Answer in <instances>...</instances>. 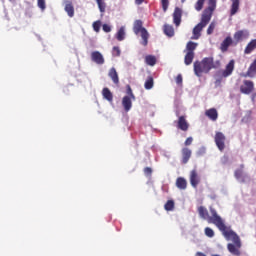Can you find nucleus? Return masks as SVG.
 Instances as JSON below:
<instances>
[{
  "label": "nucleus",
  "mask_w": 256,
  "mask_h": 256,
  "mask_svg": "<svg viewBox=\"0 0 256 256\" xmlns=\"http://www.w3.org/2000/svg\"><path fill=\"white\" fill-rule=\"evenodd\" d=\"M182 3H185V0H181Z\"/></svg>",
  "instance_id": "nucleus-47"
},
{
  "label": "nucleus",
  "mask_w": 256,
  "mask_h": 256,
  "mask_svg": "<svg viewBox=\"0 0 256 256\" xmlns=\"http://www.w3.org/2000/svg\"><path fill=\"white\" fill-rule=\"evenodd\" d=\"M225 134L222 132H216L214 136V141L216 146L218 147L219 151H225V141H226Z\"/></svg>",
  "instance_id": "nucleus-8"
},
{
  "label": "nucleus",
  "mask_w": 256,
  "mask_h": 256,
  "mask_svg": "<svg viewBox=\"0 0 256 256\" xmlns=\"http://www.w3.org/2000/svg\"><path fill=\"white\" fill-rule=\"evenodd\" d=\"M112 56L113 57H120L121 56V49L119 46H114L112 49Z\"/></svg>",
  "instance_id": "nucleus-34"
},
{
  "label": "nucleus",
  "mask_w": 256,
  "mask_h": 256,
  "mask_svg": "<svg viewBox=\"0 0 256 256\" xmlns=\"http://www.w3.org/2000/svg\"><path fill=\"white\" fill-rule=\"evenodd\" d=\"M144 87L145 89L149 90V89H153V77L149 76L147 78V80L144 83Z\"/></svg>",
  "instance_id": "nucleus-33"
},
{
  "label": "nucleus",
  "mask_w": 256,
  "mask_h": 256,
  "mask_svg": "<svg viewBox=\"0 0 256 256\" xmlns=\"http://www.w3.org/2000/svg\"><path fill=\"white\" fill-rule=\"evenodd\" d=\"M254 89H255V84L251 80H244L243 84L240 86V91L244 95H250V93H253Z\"/></svg>",
  "instance_id": "nucleus-7"
},
{
  "label": "nucleus",
  "mask_w": 256,
  "mask_h": 256,
  "mask_svg": "<svg viewBox=\"0 0 256 256\" xmlns=\"http://www.w3.org/2000/svg\"><path fill=\"white\" fill-rule=\"evenodd\" d=\"M178 129H181V131H187L189 129V123L185 119V116H180L178 119Z\"/></svg>",
  "instance_id": "nucleus-17"
},
{
  "label": "nucleus",
  "mask_w": 256,
  "mask_h": 256,
  "mask_svg": "<svg viewBox=\"0 0 256 256\" xmlns=\"http://www.w3.org/2000/svg\"><path fill=\"white\" fill-rule=\"evenodd\" d=\"M198 213L202 219H206L208 223H212L213 225L217 226L219 231L225 229V221H223V218L217 214V210H215L213 207H210L211 216H209V211H207V208L203 206L198 207Z\"/></svg>",
  "instance_id": "nucleus-2"
},
{
  "label": "nucleus",
  "mask_w": 256,
  "mask_h": 256,
  "mask_svg": "<svg viewBox=\"0 0 256 256\" xmlns=\"http://www.w3.org/2000/svg\"><path fill=\"white\" fill-rule=\"evenodd\" d=\"M144 173H145V175H151V173H153V170H151V168H149V167H146L144 169Z\"/></svg>",
  "instance_id": "nucleus-44"
},
{
  "label": "nucleus",
  "mask_w": 256,
  "mask_h": 256,
  "mask_svg": "<svg viewBox=\"0 0 256 256\" xmlns=\"http://www.w3.org/2000/svg\"><path fill=\"white\" fill-rule=\"evenodd\" d=\"M38 7L42 9V11H45V0H38Z\"/></svg>",
  "instance_id": "nucleus-41"
},
{
  "label": "nucleus",
  "mask_w": 256,
  "mask_h": 256,
  "mask_svg": "<svg viewBox=\"0 0 256 256\" xmlns=\"http://www.w3.org/2000/svg\"><path fill=\"white\" fill-rule=\"evenodd\" d=\"M221 67V61H214L213 57H206L201 61L194 62V73L197 77H201L203 73H209L211 69Z\"/></svg>",
  "instance_id": "nucleus-4"
},
{
  "label": "nucleus",
  "mask_w": 256,
  "mask_h": 256,
  "mask_svg": "<svg viewBox=\"0 0 256 256\" xmlns=\"http://www.w3.org/2000/svg\"><path fill=\"white\" fill-rule=\"evenodd\" d=\"M102 96L104 97V99H106V101H109V103L113 102V93H111V90H109V88H104L102 90Z\"/></svg>",
  "instance_id": "nucleus-23"
},
{
  "label": "nucleus",
  "mask_w": 256,
  "mask_h": 256,
  "mask_svg": "<svg viewBox=\"0 0 256 256\" xmlns=\"http://www.w3.org/2000/svg\"><path fill=\"white\" fill-rule=\"evenodd\" d=\"M96 2L99 7V11L104 13L105 9H107V4L105 3V0H96Z\"/></svg>",
  "instance_id": "nucleus-32"
},
{
  "label": "nucleus",
  "mask_w": 256,
  "mask_h": 256,
  "mask_svg": "<svg viewBox=\"0 0 256 256\" xmlns=\"http://www.w3.org/2000/svg\"><path fill=\"white\" fill-rule=\"evenodd\" d=\"M196 256H207V255H205L204 253H201V252H197Z\"/></svg>",
  "instance_id": "nucleus-46"
},
{
  "label": "nucleus",
  "mask_w": 256,
  "mask_h": 256,
  "mask_svg": "<svg viewBox=\"0 0 256 256\" xmlns=\"http://www.w3.org/2000/svg\"><path fill=\"white\" fill-rule=\"evenodd\" d=\"M232 5L230 9V15L233 17V15H236V13L239 11V0H231Z\"/></svg>",
  "instance_id": "nucleus-25"
},
{
  "label": "nucleus",
  "mask_w": 256,
  "mask_h": 256,
  "mask_svg": "<svg viewBox=\"0 0 256 256\" xmlns=\"http://www.w3.org/2000/svg\"><path fill=\"white\" fill-rule=\"evenodd\" d=\"M197 45L198 44L195 42H192V41L188 42L186 45L187 53H195L194 51H195V49H197Z\"/></svg>",
  "instance_id": "nucleus-29"
},
{
  "label": "nucleus",
  "mask_w": 256,
  "mask_h": 256,
  "mask_svg": "<svg viewBox=\"0 0 256 256\" xmlns=\"http://www.w3.org/2000/svg\"><path fill=\"white\" fill-rule=\"evenodd\" d=\"M191 143H193V137H188V138L186 139V141H185V145H186V146H189V145H191Z\"/></svg>",
  "instance_id": "nucleus-43"
},
{
  "label": "nucleus",
  "mask_w": 256,
  "mask_h": 256,
  "mask_svg": "<svg viewBox=\"0 0 256 256\" xmlns=\"http://www.w3.org/2000/svg\"><path fill=\"white\" fill-rule=\"evenodd\" d=\"M205 115L206 117H209L211 121H217V118L219 117V114L215 108L206 110Z\"/></svg>",
  "instance_id": "nucleus-19"
},
{
  "label": "nucleus",
  "mask_w": 256,
  "mask_h": 256,
  "mask_svg": "<svg viewBox=\"0 0 256 256\" xmlns=\"http://www.w3.org/2000/svg\"><path fill=\"white\" fill-rule=\"evenodd\" d=\"M195 59V52H187L184 58L185 65H191Z\"/></svg>",
  "instance_id": "nucleus-26"
},
{
  "label": "nucleus",
  "mask_w": 256,
  "mask_h": 256,
  "mask_svg": "<svg viewBox=\"0 0 256 256\" xmlns=\"http://www.w3.org/2000/svg\"><path fill=\"white\" fill-rule=\"evenodd\" d=\"M93 29L96 31V33H99L101 30V21H96L93 23Z\"/></svg>",
  "instance_id": "nucleus-38"
},
{
  "label": "nucleus",
  "mask_w": 256,
  "mask_h": 256,
  "mask_svg": "<svg viewBox=\"0 0 256 256\" xmlns=\"http://www.w3.org/2000/svg\"><path fill=\"white\" fill-rule=\"evenodd\" d=\"M181 15L182 11L180 8H175L174 13H173V21L176 27H179L181 25Z\"/></svg>",
  "instance_id": "nucleus-16"
},
{
  "label": "nucleus",
  "mask_w": 256,
  "mask_h": 256,
  "mask_svg": "<svg viewBox=\"0 0 256 256\" xmlns=\"http://www.w3.org/2000/svg\"><path fill=\"white\" fill-rule=\"evenodd\" d=\"M102 29L105 33H111V26L109 24H104Z\"/></svg>",
  "instance_id": "nucleus-40"
},
{
  "label": "nucleus",
  "mask_w": 256,
  "mask_h": 256,
  "mask_svg": "<svg viewBox=\"0 0 256 256\" xmlns=\"http://www.w3.org/2000/svg\"><path fill=\"white\" fill-rule=\"evenodd\" d=\"M176 83L178 85H181V83H183V76H181V74H179L177 77H176Z\"/></svg>",
  "instance_id": "nucleus-42"
},
{
  "label": "nucleus",
  "mask_w": 256,
  "mask_h": 256,
  "mask_svg": "<svg viewBox=\"0 0 256 256\" xmlns=\"http://www.w3.org/2000/svg\"><path fill=\"white\" fill-rule=\"evenodd\" d=\"M166 211H173L175 209V202L173 200H168L164 205Z\"/></svg>",
  "instance_id": "nucleus-31"
},
{
  "label": "nucleus",
  "mask_w": 256,
  "mask_h": 256,
  "mask_svg": "<svg viewBox=\"0 0 256 256\" xmlns=\"http://www.w3.org/2000/svg\"><path fill=\"white\" fill-rule=\"evenodd\" d=\"M203 5H205V0H197L195 4L196 11H201V9H203ZM216 8L217 0H208V7L204 10L199 24L203 27H207V25H209V21H211V17H213V11H215Z\"/></svg>",
  "instance_id": "nucleus-3"
},
{
  "label": "nucleus",
  "mask_w": 256,
  "mask_h": 256,
  "mask_svg": "<svg viewBox=\"0 0 256 256\" xmlns=\"http://www.w3.org/2000/svg\"><path fill=\"white\" fill-rule=\"evenodd\" d=\"M233 44V38L231 36H227L224 41L220 45V50L222 53H226L228 51L229 47Z\"/></svg>",
  "instance_id": "nucleus-12"
},
{
  "label": "nucleus",
  "mask_w": 256,
  "mask_h": 256,
  "mask_svg": "<svg viewBox=\"0 0 256 256\" xmlns=\"http://www.w3.org/2000/svg\"><path fill=\"white\" fill-rule=\"evenodd\" d=\"M235 177L238 181H243V169L235 171Z\"/></svg>",
  "instance_id": "nucleus-37"
},
{
  "label": "nucleus",
  "mask_w": 256,
  "mask_h": 256,
  "mask_svg": "<svg viewBox=\"0 0 256 256\" xmlns=\"http://www.w3.org/2000/svg\"><path fill=\"white\" fill-rule=\"evenodd\" d=\"M256 49V39L252 40L245 48L244 53L245 55H249L253 53Z\"/></svg>",
  "instance_id": "nucleus-21"
},
{
  "label": "nucleus",
  "mask_w": 256,
  "mask_h": 256,
  "mask_svg": "<svg viewBox=\"0 0 256 256\" xmlns=\"http://www.w3.org/2000/svg\"><path fill=\"white\" fill-rule=\"evenodd\" d=\"M125 35H126L125 26H121L118 29L117 33L115 34V37H116L117 41H124Z\"/></svg>",
  "instance_id": "nucleus-24"
},
{
  "label": "nucleus",
  "mask_w": 256,
  "mask_h": 256,
  "mask_svg": "<svg viewBox=\"0 0 256 256\" xmlns=\"http://www.w3.org/2000/svg\"><path fill=\"white\" fill-rule=\"evenodd\" d=\"M133 101H135V95H133V91L131 88L128 89V96H124L122 99V105L125 111H131L133 107Z\"/></svg>",
  "instance_id": "nucleus-6"
},
{
  "label": "nucleus",
  "mask_w": 256,
  "mask_h": 256,
  "mask_svg": "<svg viewBox=\"0 0 256 256\" xmlns=\"http://www.w3.org/2000/svg\"><path fill=\"white\" fill-rule=\"evenodd\" d=\"M145 61L147 65H150V67H153L155 63H157V58L153 55H148L145 57Z\"/></svg>",
  "instance_id": "nucleus-30"
},
{
  "label": "nucleus",
  "mask_w": 256,
  "mask_h": 256,
  "mask_svg": "<svg viewBox=\"0 0 256 256\" xmlns=\"http://www.w3.org/2000/svg\"><path fill=\"white\" fill-rule=\"evenodd\" d=\"M191 149L183 148L182 149V163L185 165L189 163V159H191Z\"/></svg>",
  "instance_id": "nucleus-18"
},
{
  "label": "nucleus",
  "mask_w": 256,
  "mask_h": 256,
  "mask_svg": "<svg viewBox=\"0 0 256 256\" xmlns=\"http://www.w3.org/2000/svg\"><path fill=\"white\" fill-rule=\"evenodd\" d=\"M201 181V178H199V175L197 174V171L192 170L190 172V183L194 189H197V185H199Z\"/></svg>",
  "instance_id": "nucleus-11"
},
{
  "label": "nucleus",
  "mask_w": 256,
  "mask_h": 256,
  "mask_svg": "<svg viewBox=\"0 0 256 256\" xmlns=\"http://www.w3.org/2000/svg\"><path fill=\"white\" fill-rule=\"evenodd\" d=\"M235 41H243V39H249V31L247 30H240L234 34Z\"/></svg>",
  "instance_id": "nucleus-14"
},
{
  "label": "nucleus",
  "mask_w": 256,
  "mask_h": 256,
  "mask_svg": "<svg viewBox=\"0 0 256 256\" xmlns=\"http://www.w3.org/2000/svg\"><path fill=\"white\" fill-rule=\"evenodd\" d=\"M176 186L178 189H187V180H185V178L179 177L176 180Z\"/></svg>",
  "instance_id": "nucleus-27"
},
{
  "label": "nucleus",
  "mask_w": 256,
  "mask_h": 256,
  "mask_svg": "<svg viewBox=\"0 0 256 256\" xmlns=\"http://www.w3.org/2000/svg\"><path fill=\"white\" fill-rule=\"evenodd\" d=\"M91 59L97 65H103V63H105V58L103 57V54H101V52L99 51L92 52Z\"/></svg>",
  "instance_id": "nucleus-10"
},
{
  "label": "nucleus",
  "mask_w": 256,
  "mask_h": 256,
  "mask_svg": "<svg viewBox=\"0 0 256 256\" xmlns=\"http://www.w3.org/2000/svg\"><path fill=\"white\" fill-rule=\"evenodd\" d=\"M143 1H145V0H135V3H136V5H141V3H143Z\"/></svg>",
  "instance_id": "nucleus-45"
},
{
  "label": "nucleus",
  "mask_w": 256,
  "mask_h": 256,
  "mask_svg": "<svg viewBox=\"0 0 256 256\" xmlns=\"http://www.w3.org/2000/svg\"><path fill=\"white\" fill-rule=\"evenodd\" d=\"M164 33L167 37H173V35H175V30L173 29V26L166 24L164 25Z\"/></svg>",
  "instance_id": "nucleus-28"
},
{
  "label": "nucleus",
  "mask_w": 256,
  "mask_h": 256,
  "mask_svg": "<svg viewBox=\"0 0 256 256\" xmlns=\"http://www.w3.org/2000/svg\"><path fill=\"white\" fill-rule=\"evenodd\" d=\"M215 27H216L215 22H211L207 29V35H212V33L215 31Z\"/></svg>",
  "instance_id": "nucleus-36"
},
{
  "label": "nucleus",
  "mask_w": 256,
  "mask_h": 256,
  "mask_svg": "<svg viewBox=\"0 0 256 256\" xmlns=\"http://www.w3.org/2000/svg\"><path fill=\"white\" fill-rule=\"evenodd\" d=\"M65 4V11L68 15V17H74L75 16V8L73 7V3L71 1L66 0L64 1Z\"/></svg>",
  "instance_id": "nucleus-15"
},
{
  "label": "nucleus",
  "mask_w": 256,
  "mask_h": 256,
  "mask_svg": "<svg viewBox=\"0 0 256 256\" xmlns=\"http://www.w3.org/2000/svg\"><path fill=\"white\" fill-rule=\"evenodd\" d=\"M133 31L135 35H141L142 42L141 45L144 47H147V44L149 43V32H147V29L143 28V22L141 20H136L134 22Z\"/></svg>",
  "instance_id": "nucleus-5"
},
{
  "label": "nucleus",
  "mask_w": 256,
  "mask_h": 256,
  "mask_svg": "<svg viewBox=\"0 0 256 256\" xmlns=\"http://www.w3.org/2000/svg\"><path fill=\"white\" fill-rule=\"evenodd\" d=\"M108 75L115 85L119 84V75L117 74V70H115V68H111Z\"/></svg>",
  "instance_id": "nucleus-22"
},
{
  "label": "nucleus",
  "mask_w": 256,
  "mask_h": 256,
  "mask_svg": "<svg viewBox=\"0 0 256 256\" xmlns=\"http://www.w3.org/2000/svg\"><path fill=\"white\" fill-rule=\"evenodd\" d=\"M203 29H205V26H202L201 24H197L192 31L191 39L197 41V39L201 37V31H203Z\"/></svg>",
  "instance_id": "nucleus-13"
},
{
  "label": "nucleus",
  "mask_w": 256,
  "mask_h": 256,
  "mask_svg": "<svg viewBox=\"0 0 256 256\" xmlns=\"http://www.w3.org/2000/svg\"><path fill=\"white\" fill-rule=\"evenodd\" d=\"M244 77H256V60L250 65L248 71L244 74Z\"/></svg>",
  "instance_id": "nucleus-20"
},
{
  "label": "nucleus",
  "mask_w": 256,
  "mask_h": 256,
  "mask_svg": "<svg viewBox=\"0 0 256 256\" xmlns=\"http://www.w3.org/2000/svg\"><path fill=\"white\" fill-rule=\"evenodd\" d=\"M205 236L210 237V238L215 237V232L213 231V229L206 227L205 228Z\"/></svg>",
  "instance_id": "nucleus-35"
},
{
  "label": "nucleus",
  "mask_w": 256,
  "mask_h": 256,
  "mask_svg": "<svg viewBox=\"0 0 256 256\" xmlns=\"http://www.w3.org/2000/svg\"><path fill=\"white\" fill-rule=\"evenodd\" d=\"M161 4L164 12L167 11V9H169V0H161Z\"/></svg>",
  "instance_id": "nucleus-39"
},
{
  "label": "nucleus",
  "mask_w": 256,
  "mask_h": 256,
  "mask_svg": "<svg viewBox=\"0 0 256 256\" xmlns=\"http://www.w3.org/2000/svg\"><path fill=\"white\" fill-rule=\"evenodd\" d=\"M227 241H232L234 244H228V251L232 255L240 256L241 251V239L230 227L225 226L224 229L220 230Z\"/></svg>",
  "instance_id": "nucleus-1"
},
{
  "label": "nucleus",
  "mask_w": 256,
  "mask_h": 256,
  "mask_svg": "<svg viewBox=\"0 0 256 256\" xmlns=\"http://www.w3.org/2000/svg\"><path fill=\"white\" fill-rule=\"evenodd\" d=\"M233 71H235V60H230L222 71V77H230V75H233Z\"/></svg>",
  "instance_id": "nucleus-9"
}]
</instances>
